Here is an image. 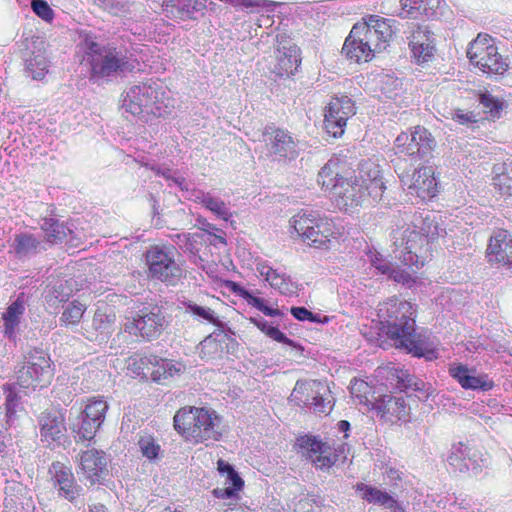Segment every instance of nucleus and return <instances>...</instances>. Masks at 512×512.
<instances>
[{"label": "nucleus", "mask_w": 512, "mask_h": 512, "mask_svg": "<svg viewBox=\"0 0 512 512\" xmlns=\"http://www.w3.org/2000/svg\"><path fill=\"white\" fill-rule=\"evenodd\" d=\"M356 108L353 100L346 95L331 99L325 109L324 128L334 138L342 136L347 120L355 115Z\"/></svg>", "instance_id": "obj_13"}, {"label": "nucleus", "mask_w": 512, "mask_h": 512, "mask_svg": "<svg viewBox=\"0 0 512 512\" xmlns=\"http://www.w3.org/2000/svg\"><path fill=\"white\" fill-rule=\"evenodd\" d=\"M435 147V138L423 126H416L410 132H402L395 139L396 153L408 156L413 161H429Z\"/></svg>", "instance_id": "obj_11"}, {"label": "nucleus", "mask_w": 512, "mask_h": 512, "mask_svg": "<svg viewBox=\"0 0 512 512\" xmlns=\"http://www.w3.org/2000/svg\"><path fill=\"white\" fill-rule=\"evenodd\" d=\"M48 64L44 57L37 55L26 61V70L29 75L35 80L44 78L48 71Z\"/></svg>", "instance_id": "obj_48"}, {"label": "nucleus", "mask_w": 512, "mask_h": 512, "mask_svg": "<svg viewBox=\"0 0 512 512\" xmlns=\"http://www.w3.org/2000/svg\"><path fill=\"white\" fill-rule=\"evenodd\" d=\"M466 458L470 460L469 448L463 443H459L452 447V450L447 457V462L453 471L464 473L469 470Z\"/></svg>", "instance_id": "obj_41"}, {"label": "nucleus", "mask_w": 512, "mask_h": 512, "mask_svg": "<svg viewBox=\"0 0 512 512\" xmlns=\"http://www.w3.org/2000/svg\"><path fill=\"white\" fill-rule=\"evenodd\" d=\"M161 368L163 369L164 378L172 377L174 374L181 372L183 366L181 364H173L170 361L164 360Z\"/></svg>", "instance_id": "obj_62"}, {"label": "nucleus", "mask_w": 512, "mask_h": 512, "mask_svg": "<svg viewBox=\"0 0 512 512\" xmlns=\"http://www.w3.org/2000/svg\"><path fill=\"white\" fill-rule=\"evenodd\" d=\"M487 259L491 264L512 265V235L507 230L493 231L487 247Z\"/></svg>", "instance_id": "obj_23"}, {"label": "nucleus", "mask_w": 512, "mask_h": 512, "mask_svg": "<svg viewBox=\"0 0 512 512\" xmlns=\"http://www.w3.org/2000/svg\"><path fill=\"white\" fill-rule=\"evenodd\" d=\"M442 232L444 229L429 215L423 218L420 231L397 224L390 234L394 257L406 266L423 267L432 256V242Z\"/></svg>", "instance_id": "obj_3"}, {"label": "nucleus", "mask_w": 512, "mask_h": 512, "mask_svg": "<svg viewBox=\"0 0 512 512\" xmlns=\"http://www.w3.org/2000/svg\"><path fill=\"white\" fill-rule=\"evenodd\" d=\"M391 35L392 30L387 20L373 15L367 22L356 23L351 29V38L357 36L358 44L368 47L373 54L386 48Z\"/></svg>", "instance_id": "obj_12"}, {"label": "nucleus", "mask_w": 512, "mask_h": 512, "mask_svg": "<svg viewBox=\"0 0 512 512\" xmlns=\"http://www.w3.org/2000/svg\"><path fill=\"white\" fill-rule=\"evenodd\" d=\"M442 0H400L398 16L402 19L430 18L436 14Z\"/></svg>", "instance_id": "obj_28"}, {"label": "nucleus", "mask_w": 512, "mask_h": 512, "mask_svg": "<svg viewBox=\"0 0 512 512\" xmlns=\"http://www.w3.org/2000/svg\"><path fill=\"white\" fill-rule=\"evenodd\" d=\"M252 322L268 337L271 339L287 344L290 346H294V342L289 339L283 332H281L276 326L270 324L267 320L263 318H252Z\"/></svg>", "instance_id": "obj_46"}, {"label": "nucleus", "mask_w": 512, "mask_h": 512, "mask_svg": "<svg viewBox=\"0 0 512 512\" xmlns=\"http://www.w3.org/2000/svg\"><path fill=\"white\" fill-rule=\"evenodd\" d=\"M15 384L4 385V391L6 394V416L7 422L12 424L14 422L16 413L22 410L20 403V397L18 396L15 388Z\"/></svg>", "instance_id": "obj_44"}, {"label": "nucleus", "mask_w": 512, "mask_h": 512, "mask_svg": "<svg viewBox=\"0 0 512 512\" xmlns=\"http://www.w3.org/2000/svg\"><path fill=\"white\" fill-rule=\"evenodd\" d=\"M217 470L224 477V487H217L212 494L219 499L237 500L238 493L244 486L243 479L239 476L234 467L223 459L217 462Z\"/></svg>", "instance_id": "obj_25"}, {"label": "nucleus", "mask_w": 512, "mask_h": 512, "mask_svg": "<svg viewBox=\"0 0 512 512\" xmlns=\"http://www.w3.org/2000/svg\"><path fill=\"white\" fill-rule=\"evenodd\" d=\"M169 319L164 308L159 305L145 306L124 325L125 332L152 341L160 337L168 327Z\"/></svg>", "instance_id": "obj_8"}, {"label": "nucleus", "mask_w": 512, "mask_h": 512, "mask_svg": "<svg viewBox=\"0 0 512 512\" xmlns=\"http://www.w3.org/2000/svg\"><path fill=\"white\" fill-rule=\"evenodd\" d=\"M290 225L304 241L315 248L326 246L335 235L332 220L312 210H302L294 215Z\"/></svg>", "instance_id": "obj_6"}, {"label": "nucleus", "mask_w": 512, "mask_h": 512, "mask_svg": "<svg viewBox=\"0 0 512 512\" xmlns=\"http://www.w3.org/2000/svg\"><path fill=\"white\" fill-rule=\"evenodd\" d=\"M230 333V329L226 331L225 326H223V328H218L200 342L199 354L201 358L209 360L219 357L223 349L222 342L230 339Z\"/></svg>", "instance_id": "obj_33"}, {"label": "nucleus", "mask_w": 512, "mask_h": 512, "mask_svg": "<svg viewBox=\"0 0 512 512\" xmlns=\"http://www.w3.org/2000/svg\"><path fill=\"white\" fill-rule=\"evenodd\" d=\"M378 316L382 330L394 340L397 348H403L418 358L432 361L438 354L427 331L416 328V307L411 302L397 297L389 298L379 305Z\"/></svg>", "instance_id": "obj_1"}, {"label": "nucleus", "mask_w": 512, "mask_h": 512, "mask_svg": "<svg viewBox=\"0 0 512 512\" xmlns=\"http://www.w3.org/2000/svg\"><path fill=\"white\" fill-rule=\"evenodd\" d=\"M263 139L270 154L277 159H295L298 155L297 143L292 135L280 128L266 127Z\"/></svg>", "instance_id": "obj_19"}, {"label": "nucleus", "mask_w": 512, "mask_h": 512, "mask_svg": "<svg viewBox=\"0 0 512 512\" xmlns=\"http://www.w3.org/2000/svg\"><path fill=\"white\" fill-rule=\"evenodd\" d=\"M114 315H107L101 310H97L89 326L83 328V335L89 341L103 342L112 332Z\"/></svg>", "instance_id": "obj_31"}, {"label": "nucleus", "mask_w": 512, "mask_h": 512, "mask_svg": "<svg viewBox=\"0 0 512 512\" xmlns=\"http://www.w3.org/2000/svg\"><path fill=\"white\" fill-rule=\"evenodd\" d=\"M183 306L185 312L191 314L198 321L213 324L217 328H223V326H225L216 316L214 310L209 307L198 305L192 301H184Z\"/></svg>", "instance_id": "obj_40"}, {"label": "nucleus", "mask_w": 512, "mask_h": 512, "mask_svg": "<svg viewBox=\"0 0 512 512\" xmlns=\"http://www.w3.org/2000/svg\"><path fill=\"white\" fill-rule=\"evenodd\" d=\"M296 446L300 448L302 456L310 460L317 469L327 470L338 460V455L332 451L331 446L318 436H299L296 439Z\"/></svg>", "instance_id": "obj_14"}, {"label": "nucleus", "mask_w": 512, "mask_h": 512, "mask_svg": "<svg viewBox=\"0 0 512 512\" xmlns=\"http://www.w3.org/2000/svg\"><path fill=\"white\" fill-rule=\"evenodd\" d=\"M226 4H229L237 9H249L257 8L264 9L268 12H273L275 7L279 4L275 1L270 0H220Z\"/></svg>", "instance_id": "obj_47"}, {"label": "nucleus", "mask_w": 512, "mask_h": 512, "mask_svg": "<svg viewBox=\"0 0 512 512\" xmlns=\"http://www.w3.org/2000/svg\"><path fill=\"white\" fill-rule=\"evenodd\" d=\"M208 0H168L166 11L180 20H195L197 14L204 15Z\"/></svg>", "instance_id": "obj_29"}, {"label": "nucleus", "mask_w": 512, "mask_h": 512, "mask_svg": "<svg viewBox=\"0 0 512 512\" xmlns=\"http://www.w3.org/2000/svg\"><path fill=\"white\" fill-rule=\"evenodd\" d=\"M318 393H313L311 400L308 402V406L316 414L328 415L334 407V397L327 385L319 382L317 387Z\"/></svg>", "instance_id": "obj_37"}, {"label": "nucleus", "mask_w": 512, "mask_h": 512, "mask_svg": "<svg viewBox=\"0 0 512 512\" xmlns=\"http://www.w3.org/2000/svg\"><path fill=\"white\" fill-rule=\"evenodd\" d=\"M107 410L108 404L105 400L89 399L81 412L84 414V417L93 420L97 425H101L105 419Z\"/></svg>", "instance_id": "obj_43"}, {"label": "nucleus", "mask_w": 512, "mask_h": 512, "mask_svg": "<svg viewBox=\"0 0 512 512\" xmlns=\"http://www.w3.org/2000/svg\"><path fill=\"white\" fill-rule=\"evenodd\" d=\"M177 250L174 246L153 245L145 252L148 275L166 285L175 286L184 276L185 270L175 260Z\"/></svg>", "instance_id": "obj_7"}, {"label": "nucleus", "mask_w": 512, "mask_h": 512, "mask_svg": "<svg viewBox=\"0 0 512 512\" xmlns=\"http://www.w3.org/2000/svg\"><path fill=\"white\" fill-rule=\"evenodd\" d=\"M356 489L357 491L361 492L362 499L369 503L383 506L386 509H389L391 512H398L402 510L398 501L386 491L380 490L377 487L366 485L364 483H358L356 485Z\"/></svg>", "instance_id": "obj_32"}, {"label": "nucleus", "mask_w": 512, "mask_h": 512, "mask_svg": "<svg viewBox=\"0 0 512 512\" xmlns=\"http://www.w3.org/2000/svg\"><path fill=\"white\" fill-rule=\"evenodd\" d=\"M175 430L194 444L205 443L207 446L219 441L223 435L221 417L207 408L185 407L174 416Z\"/></svg>", "instance_id": "obj_4"}, {"label": "nucleus", "mask_w": 512, "mask_h": 512, "mask_svg": "<svg viewBox=\"0 0 512 512\" xmlns=\"http://www.w3.org/2000/svg\"><path fill=\"white\" fill-rule=\"evenodd\" d=\"M350 390L352 395L361 398L363 396L362 394L366 395V393L370 390V387L365 381L355 379L353 382H351ZM364 398L366 402L369 401L366 396H364Z\"/></svg>", "instance_id": "obj_60"}, {"label": "nucleus", "mask_w": 512, "mask_h": 512, "mask_svg": "<svg viewBox=\"0 0 512 512\" xmlns=\"http://www.w3.org/2000/svg\"><path fill=\"white\" fill-rule=\"evenodd\" d=\"M427 42L434 43L433 34L426 26L416 25L409 36V44H426Z\"/></svg>", "instance_id": "obj_55"}, {"label": "nucleus", "mask_w": 512, "mask_h": 512, "mask_svg": "<svg viewBox=\"0 0 512 512\" xmlns=\"http://www.w3.org/2000/svg\"><path fill=\"white\" fill-rule=\"evenodd\" d=\"M24 312L25 303L22 294L14 302H12L3 313L2 319L4 322V333L7 337L12 338L15 336Z\"/></svg>", "instance_id": "obj_35"}, {"label": "nucleus", "mask_w": 512, "mask_h": 512, "mask_svg": "<svg viewBox=\"0 0 512 512\" xmlns=\"http://www.w3.org/2000/svg\"><path fill=\"white\" fill-rule=\"evenodd\" d=\"M342 53L345 54L348 59L354 60L357 63L361 61L367 62L374 56L371 49L362 44H358L357 36H354V39L351 38V32L344 42Z\"/></svg>", "instance_id": "obj_39"}, {"label": "nucleus", "mask_w": 512, "mask_h": 512, "mask_svg": "<svg viewBox=\"0 0 512 512\" xmlns=\"http://www.w3.org/2000/svg\"><path fill=\"white\" fill-rule=\"evenodd\" d=\"M260 275L265 278L269 285L285 296L297 295L299 284L294 281L290 275L273 269L269 266H263L259 269Z\"/></svg>", "instance_id": "obj_30"}, {"label": "nucleus", "mask_w": 512, "mask_h": 512, "mask_svg": "<svg viewBox=\"0 0 512 512\" xmlns=\"http://www.w3.org/2000/svg\"><path fill=\"white\" fill-rule=\"evenodd\" d=\"M31 9L46 22H51L54 19V11L46 0H31Z\"/></svg>", "instance_id": "obj_54"}, {"label": "nucleus", "mask_w": 512, "mask_h": 512, "mask_svg": "<svg viewBox=\"0 0 512 512\" xmlns=\"http://www.w3.org/2000/svg\"><path fill=\"white\" fill-rule=\"evenodd\" d=\"M40 227L45 233L46 242L50 244L63 243L68 240V235L72 234L67 224L53 217L43 218Z\"/></svg>", "instance_id": "obj_34"}, {"label": "nucleus", "mask_w": 512, "mask_h": 512, "mask_svg": "<svg viewBox=\"0 0 512 512\" xmlns=\"http://www.w3.org/2000/svg\"><path fill=\"white\" fill-rule=\"evenodd\" d=\"M78 48L82 53L81 63L89 66V78L95 83L111 81L134 70H140V63L136 58L98 41L91 33L80 34Z\"/></svg>", "instance_id": "obj_2"}, {"label": "nucleus", "mask_w": 512, "mask_h": 512, "mask_svg": "<svg viewBox=\"0 0 512 512\" xmlns=\"http://www.w3.org/2000/svg\"><path fill=\"white\" fill-rule=\"evenodd\" d=\"M411 391L423 392V396H417L418 399L423 402L427 401L435 392L430 383H427L418 377H416Z\"/></svg>", "instance_id": "obj_57"}, {"label": "nucleus", "mask_w": 512, "mask_h": 512, "mask_svg": "<svg viewBox=\"0 0 512 512\" xmlns=\"http://www.w3.org/2000/svg\"><path fill=\"white\" fill-rule=\"evenodd\" d=\"M163 95L162 85L150 79L131 86L123 96L121 108L133 116L143 114L162 116L161 100Z\"/></svg>", "instance_id": "obj_5"}, {"label": "nucleus", "mask_w": 512, "mask_h": 512, "mask_svg": "<svg viewBox=\"0 0 512 512\" xmlns=\"http://www.w3.org/2000/svg\"><path fill=\"white\" fill-rule=\"evenodd\" d=\"M392 376L396 380V388L400 391L408 392L412 389L414 381L417 376L411 374L408 370L395 369Z\"/></svg>", "instance_id": "obj_53"}, {"label": "nucleus", "mask_w": 512, "mask_h": 512, "mask_svg": "<svg viewBox=\"0 0 512 512\" xmlns=\"http://www.w3.org/2000/svg\"><path fill=\"white\" fill-rule=\"evenodd\" d=\"M467 57L470 62L487 75H503L509 68L506 58H503L488 35L479 34L468 49Z\"/></svg>", "instance_id": "obj_9"}, {"label": "nucleus", "mask_w": 512, "mask_h": 512, "mask_svg": "<svg viewBox=\"0 0 512 512\" xmlns=\"http://www.w3.org/2000/svg\"><path fill=\"white\" fill-rule=\"evenodd\" d=\"M335 201L340 209L351 211L359 206L374 205L372 198L367 195V191L359 183L358 177H346L340 179L334 192Z\"/></svg>", "instance_id": "obj_15"}, {"label": "nucleus", "mask_w": 512, "mask_h": 512, "mask_svg": "<svg viewBox=\"0 0 512 512\" xmlns=\"http://www.w3.org/2000/svg\"><path fill=\"white\" fill-rule=\"evenodd\" d=\"M318 508L319 506L313 497L305 496L295 504L294 512H318Z\"/></svg>", "instance_id": "obj_58"}, {"label": "nucleus", "mask_w": 512, "mask_h": 512, "mask_svg": "<svg viewBox=\"0 0 512 512\" xmlns=\"http://www.w3.org/2000/svg\"><path fill=\"white\" fill-rule=\"evenodd\" d=\"M371 264L381 274L385 275L386 272L389 271V267L391 266L392 263L376 255L371 258Z\"/></svg>", "instance_id": "obj_63"}, {"label": "nucleus", "mask_w": 512, "mask_h": 512, "mask_svg": "<svg viewBox=\"0 0 512 512\" xmlns=\"http://www.w3.org/2000/svg\"><path fill=\"white\" fill-rule=\"evenodd\" d=\"M79 467L90 485L103 484L108 475L105 452L94 448L87 449L79 455Z\"/></svg>", "instance_id": "obj_20"}, {"label": "nucleus", "mask_w": 512, "mask_h": 512, "mask_svg": "<svg viewBox=\"0 0 512 512\" xmlns=\"http://www.w3.org/2000/svg\"><path fill=\"white\" fill-rule=\"evenodd\" d=\"M290 313L298 321H307L308 315H310V310L303 306H293L290 309Z\"/></svg>", "instance_id": "obj_64"}, {"label": "nucleus", "mask_w": 512, "mask_h": 512, "mask_svg": "<svg viewBox=\"0 0 512 512\" xmlns=\"http://www.w3.org/2000/svg\"><path fill=\"white\" fill-rule=\"evenodd\" d=\"M387 277L397 283H401L407 287H412L415 283L413 274L406 269H401L399 266L391 264L389 271L386 272Z\"/></svg>", "instance_id": "obj_51"}, {"label": "nucleus", "mask_w": 512, "mask_h": 512, "mask_svg": "<svg viewBox=\"0 0 512 512\" xmlns=\"http://www.w3.org/2000/svg\"><path fill=\"white\" fill-rule=\"evenodd\" d=\"M41 441L60 446L66 439L64 415L60 411H44L38 418Z\"/></svg>", "instance_id": "obj_21"}, {"label": "nucleus", "mask_w": 512, "mask_h": 512, "mask_svg": "<svg viewBox=\"0 0 512 512\" xmlns=\"http://www.w3.org/2000/svg\"><path fill=\"white\" fill-rule=\"evenodd\" d=\"M86 310L85 305L78 301L70 302L62 312L60 317L61 325H77L83 317Z\"/></svg>", "instance_id": "obj_45"}, {"label": "nucleus", "mask_w": 512, "mask_h": 512, "mask_svg": "<svg viewBox=\"0 0 512 512\" xmlns=\"http://www.w3.org/2000/svg\"><path fill=\"white\" fill-rule=\"evenodd\" d=\"M495 185L499 187L503 194L512 196V178L507 174L498 175L495 179Z\"/></svg>", "instance_id": "obj_59"}, {"label": "nucleus", "mask_w": 512, "mask_h": 512, "mask_svg": "<svg viewBox=\"0 0 512 512\" xmlns=\"http://www.w3.org/2000/svg\"><path fill=\"white\" fill-rule=\"evenodd\" d=\"M201 203L219 219L228 221L232 217V213L227 204L219 197L213 196L210 193H203Z\"/></svg>", "instance_id": "obj_42"}, {"label": "nucleus", "mask_w": 512, "mask_h": 512, "mask_svg": "<svg viewBox=\"0 0 512 512\" xmlns=\"http://www.w3.org/2000/svg\"><path fill=\"white\" fill-rule=\"evenodd\" d=\"M51 360L41 349L30 350L16 371V384L24 389L45 386L52 378Z\"/></svg>", "instance_id": "obj_10"}, {"label": "nucleus", "mask_w": 512, "mask_h": 512, "mask_svg": "<svg viewBox=\"0 0 512 512\" xmlns=\"http://www.w3.org/2000/svg\"><path fill=\"white\" fill-rule=\"evenodd\" d=\"M101 425H97L93 420L84 417L80 412L74 419L70 420V429L74 434L76 441H91Z\"/></svg>", "instance_id": "obj_36"}, {"label": "nucleus", "mask_w": 512, "mask_h": 512, "mask_svg": "<svg viewBox=\"0 0 512 512\" xmlns=\"http://www.w3.org/2000/svg\"><path fill=\"white\" fill-rule=\"evenodd\" d=\"M275 41L277 43V63L273 73L279 77L288 78L297 72L301 64L300 49L284 33L277 34Z\"/></svg>", "instance_id": "obj_16"}, {"label": "nucleus", "mask_w": 512, "mask_h": 512, "mask_svg": "<svg viewBox=\"0 0 512 512\" xmlns=\"http://www.w3.org/2000/svg\"><path fill=\"white\" fill-rule=\"evenodd\" d=\"M398 176L403 185H407L410 193H415L418 197L425 200L434 197L438 192V183L434 177L431 167H421L415 170L413 174L408 172H398Z\"/></svg>", "instance_id": "obj_17"}, {"label": "nucleus", "mask_w": 512, "mask_h": 512, "mask_svg": "<svg viewBox=\"0 0 512 512\" xmlns=\"http://www.w3.org/2000/svg\"><path fill=\"white\" fill-rule=\"evenodd\" d=\"M340 170V160L338 158H331L321 168L317 179H325L328 176H341Z\"/></svg>", "instance_id": "obj_56"}, {"label": "nucleus", "mask_w": 512, "mask_h": 512, "mask_svg": "<svg viewBox=\"0 0 512 512\" xmlns=\"http://www.w3.org/2000/svg\"><path fill=\"white\" fill-rule=\"evenodd\" d=\"M357 177L367 195L372 198V203H378L386 189L379 166L374 162L365 161L360 165Z\"/></svg>", "instance_id": "obj_26"}, {"label": "nucleus", "mask_w": 512, "mask_h": 512, "mask_svg": "<svg viewBox=\"0 0 512 512\" xmlns=\"http://www.w3.org/2000/svg\"><path fill=\"white\" fill-rule=\"evenodd\" d=\"M139 449L144 457L154 460L158 457L161 447L150 435L141 436L138 440Z\"/></svg>", "instance_id": "obj_50"}, {"label": "nucleus", "mask_w": 512, "mask_h": 512, "mask_svg": "<svg viewBox=\"0 0 512 512\" xmlns=\"http://www.w3.org/2000/svg\"><path fill=\"white\" fill-rule=\"evenodd\" d=\"M11 248L15 257L20 261L31 259L46 250L41 237L30 232L15 234Z\"/></svg>", "instance_id": "obj_27"}, {"label": "nucleus", "mask_w": 512, "mask_h": 512, "mask_svg": "<svg viewBox=\"0 0 512 512\" xmlns=\"http://www.w3.org/2000/svg\"><path fill=\"white\" fill-rule=\"evenodd\" d=\"M345 176H328L325 179H317L318 184L322 187V189H325L326 191L329 190L332 195L334 196V192L336 189V185L339 184L340 179H344Z\"/></svg>", "instance_id": "obj_61"}, {"label": "nucleus", "mask_w": 512, "mask_h": 512, "mask_svg": "<svg viewBox=\"0 0 512 512\" xmlns=\"http://www.w3.org/2000/svg\"><path fill=\"white\" fill-rule=\"evenodd\" d=\"M371 409L375 410L388 422L407 421L410 407L406 405L401 396L383 395L371 402Z\"/></svg>", "instance_id": "obj_24"}, {"label": "nucleus", "mask_w": 512, "mask_h": 512, "mask_svg": "<svg viewBox=\"0 0 512 512\" xmlns=\"http://www.w3.org/2000/svg\"><path fill=\"white\" fill-rule=\"evenodd\" d=\"M319 382L318 380H298L290 395V400L299 407L308 406L313 393H318Z\"/></svg>", "instance_id": "obj_38"}, {"label": "nucleus", "mask_w": 512, "mask_h": 512, "mask_svg": "<svg viewBox=\"0 0 512 512\" xmlns=\"http://www.w3.org/2000/svg\"><path fill=\"white\" fill-rule=\"evenodd\" d=\"M479 102L484 107L485 112L490 113L493 117H499L500 111L503 108L502 101L489 92H484L479 95Z\"/></svg>", "instance_id": "obj_52"}, {"label": "nucleus", "mask_w": 512, "mask_h": 512, "mask_svg": "<svg viewBox=\"0 0 512 512\" xmlns=\"http://www.w3.org/2000/svg\"><path fill=\"white\" fill-rule=\"evenodd\" d=\"M412 57L417 63H425L430 61L434 56L435 44L427 42L426 44H409Z\"/></svg>", "instance_id": "obj_49"}, {"label": "nucleus", "mask_w": 512, "mask_h": 512, "mask_svg": "<svg viewBox=\"0 0 512 512\" xmlns=\"http://www.w3.org/2000/svg\"><path fill=\"white\" fill-rule=\"evenodd\" d=\"M49 474L59 497L70 503H75L77 498L83 494L84 489L76 482L70 467L56 461L51 464Z\"/></svg>", "instance_id": "obj_18"}, {"label": "nucleus", "mask_w": 512, "mask_h": 512, "mask_svg": "<svg viewBox=\"0 0 512 512\" xmlns=\"http://www.w3.org/2000/svg\"><path fill=\"white\" fill-rule=\"evenodd\" d=\"M448 372L465 390L486 392L494 386L493 381L487 374L478 373L476 368H469L462 363L450 364Z\"/></svg>", "instance_id": "obj_22"}]
</instances>
